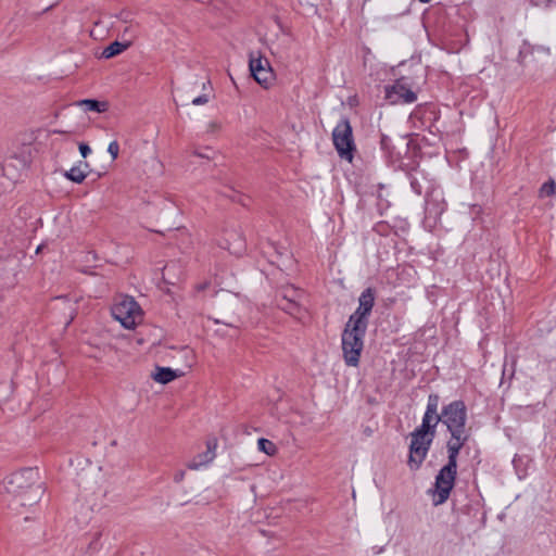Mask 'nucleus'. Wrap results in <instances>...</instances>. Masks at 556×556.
I'll list each match as a JSON object with an SVG mask.
<instances>
[{
  "instance_id": "obj_1",
  "label": "nucleus",
  "mask_w": 556,
  "mask_h": 556,
  "mask_svg": "<svg viewBox=\"0 0 556 556\" xmlns=\"http://www.w3.org/2000/svg\"><path fill=\"white\" fill-rule=\"evenodd\" d=\"M376 291L366 288L358 298V307L350 315L341 333V348L344 363L351 367L359 365L364 350V339L369 324V316L375 306Z\"/></svg>"
},
{
  "instance_id": "obj_2",
  "label": "nucleus",
  "mask_w": 556,
  "mask_h": 556,
  "mask_svg": "<svg viewBox=\"0 0 556 556\" xmlns=\"http://www.w3.org/2000/svg\"><path fill=\"white\" fill-rule=\"evenodd\" d=\"M440 396L432 393L428 396L426 412L421 425L412 432L409 444V455L407 465L410 470H418L426 459L430 446L437 434L439 418L435 417V410L439 407Z\"/></svg>"
},
{
  "instance_id": "obj_3",
  "label": "nucleus",
  "mask_w": 556,
  "mask_h": 556,
  "mask_svg": "<svg viewBox=\"0 0 556 556\" xmlns=\"http://www.w3.org/2000/svg\"><path fill=\"white\" fill-rule=\"evenodd\" d=\"M4 489L11 496L9 506L14 510L34 506L45 493L39 472L34 468H24L10 475L4 482Z\"/></svg>"
},
{
  "instance_id": "obj_4",
  "label": "nucleus",
  "mask_w": 556,
  "mask_h": 556,
  "mask_svg": "<svg viewBox=\"0 0 556 556\" xmlns=\"http://www.w3.org/2000/svg\"><path fill=\"white\" fill-rule=\"evenodd\" d=\"M435 417L442 422L450 434H470V430L466 428L467 407L462 400H456L443 406L441 414L435 410Z\"/></svg>"
},
{
  "instance_id": "obj_5",
  "label": "nucleus",
  "mask_w": 556,
  "mask_h": 556,
  "mask_svg": "<svg viewBox=\"0 0 556 556\" xmlns=\"http://www.w3.org/2000/svg\"><path fill=\"white\" fill-rule=\"evenodd\" d=\"M333 146L342 160L353 161L356 146L353 137V129L349 118H342L332 131Z\"/></svg>"
},
{
  "instance_id": "obj_6",
  "label": "nucleus",
  "mask_w": 556,
  "mask_h": 556,
  "mask_svg": "<svg viewBox=\"0 0 556 556\" xmlns=\"http://www.w3.org/2000/svg\"><path fill=\"white\" fill-rule=\"evenodd\" d=\"M113 317L126 329H132L141 319L142 311L134 298L125 295L112 307Z\"/></svg>"
},
{
  "instance_id": "obj_7",
  "label": "nucleus",
  "mask_w": 556,
  "mask_h": 556,
  "mask_svg": "<svg viewBox=\"0 0 556 556\" xmlns=\"http://www.w3.org/2000/svg\"><path fill=\"white\" fill-rule=\"evenodd\" d=\"M304 291L292 285L281 286L277 289L275 302L277 307L291 316H296L301 312V300Z\"/></svg>"
},
{
  "instance_id": "obj_8",
  "label": "nucleus",
  "mask_w": 556,
  "mask_h": 556,
  "mask_svg": "<svg viewBox=\"0 0 556 556\" xmlns=\"http://www.w3.org/2000/svg\"><path fill=\"white\" fill-rule=\"evenodd\" d=\"M249 67L254 79L263 87L267 88L274 80V72L269 61L262 56L260 52L255 55L250 53Z\"/></svg>"
},
{
  "instance_id": "obj_9",
  "label": "nucleus",
  "mask_w": 556,
  "mask_h": 556,
  "mask_svg": "<svg viewBox=\"0 0 556 556\" xmlns=\"http://www.w3.org/2000/svg\"><path fill=\"white\" fill-rule=\"evenodd\" d=\"M386 99L392 103H413L417 94L405 84L404 78L396 79L393 85L384 87Z\"/></svg>"
},
{
  "instance_id": "obj_10",
  "label": "nucleus",
  "mask_w": 556,
  "mask_h": 556,
  "mask_svg": "<svg viewBox=\"0 0 556 556\" xmlns=\"http://www.w3.org/2000/svg\"><path fill=\"white\" fill-rule=\"evenodd\" d=\"M469 439L470 434H451L446 442L447 465L457 466L459 452Z\"/></svg>"
},
{
  "instance_id": "obj_11",
  "label": "nucleus",
  "mask_w": 556,
  "mask_h": 556,
  "mask_svg": "<svg viewBox=\"0 0 556 556\" xmlns=\"http://www.w3.org/2000/svg\"><path fill=\"white\" fill-rule=\"evenodd\" d=\"M217 440L210 439L206 441V451L198 454L193 460L187 464V468L190 470H197L202 466L210 464L216 456Z\"/></svg>"
},
{
  "instance_id": "obj_12",
  "label": "nucleus",
  "mask_w": 556,
  "mask_h": 556,
  "mask_svg": "<svg viewBox=\"0 0 556 556\" xmlns=\"http://www.w3.org/2000/svg\"><path fill=\"white\" fill-rule=\"evenodd\" d=\"M455 483L444 481L443 479H435L433 491V504L435 506L444 504L454 488Z\"/></svg>"
},
{
  "instance_id": "obj_13",
  "label": "nucleus",
  "mask_w": 556,
  "mask_h": 556,
  "mask_svg": "<svg viewBox=\"0 0 556 556\" xmlns=\"http://www.w3.org/2000/svg\"><path fill=\"white\" fill-rule=\"evenodd\" d=\"M134 38H135V36L131 35L130 38H128L124 41H117V40L113 41L106 48H104L102 55L105 59H110V58L121 54L122 52H124L131 46Z\"/></svg>"
},
{
  "instance_id": "obj_14",
  "label": "nucleus",
  "mask_w": 556,
  "mask_h": 556,
  "mask_svg": "<svg viewBox=\"0 0 556 556\" xmlns=\"http://www.w3.org/2000/svg\"><path fill=\"white\" fill-rule=\"evenodd\" d=\"M87 168H89V164L87 162L80 161L78 165L73 166L66 170L64 176L73 182L81 184L87 177Z\"/></svg>"
},
{
  "instance_id": "obj_15",
  "label": "nucleus",
  "mask_w": 556,
  "mask_h": 556,
  "mask_svg": "<svg viewBox=\"0 0 556 556\" xmlns=\"http://www.w3.org/2000/svg\"><path fill=\"white\" fill-rule=\"evenodd\" d=\"M179 376H181V372H177L169 367H156V372L152 375V378L159 383L166 384Z\"/></svg>"
},
{
  "instance_id": "obj_16",
  "label": "nucleus",
  "mask_w": 556,
  "mask_h": 556,
  "mask_svg": "<svg viewBox=\"0 0 556 556\" xmlns=\"http://www.w3.org/2000/svg\"><path fill=\"white\" fill-rule=\"evenodd\" d=\"M79 105L84 106L87 111H93L98 113L106 112L109 104L105 101H98L94 99H85L79 102Z\"/></svg>"
},
{
  "instance_id": "obj_17",
  "label": "nucleus",
  "mask_w": 556,
  "mask_h": 556,
  "mask_svg": "<svg viewBox=\"0 0 556 556\" xmlns=\"http://www.w3.org/2000/svg\"><path fill=\"white\" fill-rule=\"evenodd\" d=\"M457 476V466L445 464L438 472L435 479H443L444 481L455 483Z\"/></svg>"
},
{
  "instance_id": "obj_18",
  "label": "nucleus",
  "mask_w": 556,
  "mask_h": 556,
  "mask_svg": "<svg viewBox=\"0 0 556 556\" xmlns=\"http://www.w3.org/2000/svg\"><path fill=\"white\" fill-rule=\"evenodd\" d=\"M257 446H258L260 451L264 452L265 454H267L269 456L276 454V452H277L276 445L270 440L265 439V438L258 439Z\"/></svg>"
},
{
  "instance_id": "obj_19",
  "label": "nucleus",
  "mask_w": 556,
  "mask_h": 556,
  "mask_svg": "<svg viewBox=\"0 0 556 556\" xmlns=\"http://www.w3.org/2000/svg\"><path fill=\"white\" fill-rule=\"evenodd\" d=\"M556 193V184L553 179L548 180L547 182H544L542 187L540 188V195L541 197H552Z\"/></svg>"
},
{
  "instance_id": "obj_20",
  "label": "nucleus",
  "mask_w": 556,
  "mask_h": 556,
  "mask_svg": "<svg viewBox=\"0 0 556 556\" xmlns=\"http://www.w3.org/2000/svg\"><path fill=\"white\" fill-rule=\"evenodd\" d=\"M222 128H223L222 122H219V121H212L206 126V132L215 135V134H218L222 130Z\"/></svg>"
},
{
  "instance_id": "obj_21",
  "label": "nucleus",
  "mask_w": 556,
  "mask_h": 556,
  "mask_svg": "<svg viewBox=\"0 0 556 556\" xmlns=\"http://www.w3.org/2000/svg\"><path fill=\"white\" fill-rule=\"evenodd\" d=\"M108 152L110 153L113 160L117 159L119 152V144L116 140L110 142L108 147Z\"/></svg>"
},
{
  "instance_id": "obj_22",
  "label": "nucleus",
  "mask_w": 556,
  "mask_h": 556,
  "mask_svg": "<svg viewBox=\"0 0 556 556\" xmlns=\"http://www.w3.org/2000/svg\"><path fill=\"white\" fill-rule=\"evenodd\" d=\"M215 152L211 149V148H205L204 151H198L195 150L194 151V154L200 156V157H204V159H213V155Z\"/></svg>"
},
{
  "instance_id": "obj_23",
  "label": "nucleus",
  "mask_w": 556,
  "mask_h": 556,
  "mask_svg": "<svg viewBox=\"0 0 556 556\" xmlns=\"http://www.w3.org/2000/svg\"><path fill=\"white\" fill-rule=\"evenodd\" d=\"M78 149L84 159L87 157L88 154L91 152L90 147L85 142H80Z\"/></svg>"
},
{
  "instance_id": "obj_24",
  "label": "nucleus",
  "mask_w": 556,
  "mask_h": 556,
  "mask_svg": "<svg viewBox=\"0 0 556 556\" xmlns=\"http://www.w3.org/2000/svg\"><path fill=\"white\" fill-rule=\"evenodd\" d=\"M208 102V96L207 94H201L192 100V104L194 105H202Z\"/></svg>"
},
{
  "instance_id": "obj_25",
  "label": "nucleus",
  "mask_w": 556,
  "mask_h": 556,
  "mask_svg": "<svg viewBox=\"0 0 556 556\" xmlns=\"http://www.w3.org/2000/svg\"><path fill=\"white\" fill-rule=\"evenodd\" d=\"M390 138L387 135H381L380 146L383 150L388 151L390 148Z\"/></svg>"
},
{
  "instance_id": "obj_26",
  "label": "nucleus",
  "mask_w": 556,
  "mask_h": 556,
  "mask_svg": "<svg viewBox=\"0 0 556 556\" xmlns=\"http://www.w3.org/2000/svg\"><path fill=\"white\" fill-rule=\"evenodd\" d=\"M185 475L186 472L184 470H178L175 475H174V481L176 483H179L181 482L184 479H185Z\"/></svg>"
},
{
  "instance_id": "obj_27",
  "label": "nucleus",
  "mask_w": 556,
  "mask_h": 556,
  "mask_svg": "<svg viewBox=\"0 0 556 556\" xmlns=\"http://www.w3.org/2000/svg\"><path fill=\"white\" fill-rule=\"evenodd\" d=\"M210 286V282H203L195 286L198 292L204 291Z\"/></svg>"
},
{
  "instance_id": "obj_28",
  "label": "nucleus",
  "mask_w": 556,
  "mask_h": 556,
  "mask_svg": "<svg viewBox=\"0 0 556 556\" xmlns=\"http://www.w3.org/2000/svg\"><path fill=\"white\" fill-rule=\"evenodd\" d=\"M126 35H129V37H130L131 35H134V36L136 37V35L134 34V30H132V28H131V27H125L124 36H126Z\"/></svg>"
},
{
  "instance_id": "obj_29",
  "label": "nucleus",
  "mask_w": 556,
  "mask_h": 556,
  "mask_svg": "<svg viewBox=\"0 0 556 556\" xmlns=\"http://www.w3.org/2000/svg\"><path fill=\"white\" fill-rule=\"evenodd\" d=\"M410 185H412L413 189L416 190V192L420 193V190L417 189V182L415 180H412Z\"/></svg>"
},
{
  "instance_id": "obj_30",
  "label": "nucleus",
  "mask_w": 556,
  "mask_h": 556,
  "mask_svg": "<svg viewBox=\"0 0 556 556\" xmlns=\"http://www.w3.org/2000/svg\"><path fill=\"white\" fill-rule=\"evenodd\" d=\"M223 324H225L226 326H229V327H236L232 323L223 321Z\"/></svg>"
},
{
  "instance_id": "obj_31",
  "label": "nucleus",
  "mask_w": 556,
  "mask_h": 556,
  "mask_svg": "<svg viewBox=\"0 0 556 556\" xmlns=\"http://www.w3.org/2000/svg\"><path fill=\"white\" fill-rule=\"evenodd\" d=\"M53 132H54V134H65V131H64V130H58V129L53 130Z\"/></svg>"
},
{
  "instance_id": "obj_32",
  "label": "nucleus",
  "mask_w": 556,
  "mask_h": 556,
  "mask_svg": "<svg viewBox=\"0 0 556 556\" xmlns=\"http://www.w3.org/2000/svg\"><path fill=\"white\" fill-rule=\"evenodd\" d=\"M422 3H428L430 0H419Z\"/></svg>"
}]
</instances>
